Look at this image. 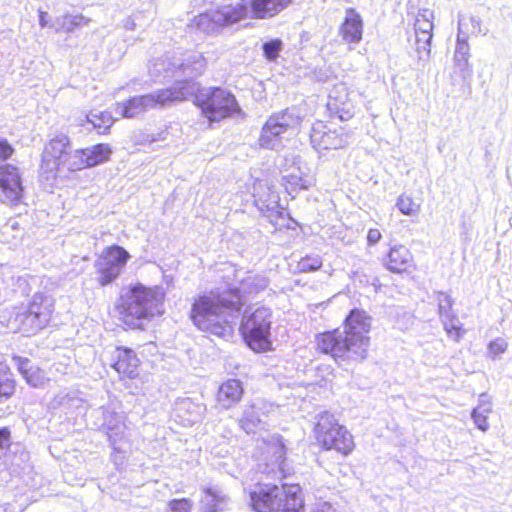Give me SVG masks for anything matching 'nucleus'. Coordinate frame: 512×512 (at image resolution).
Masks as SVG:
<instances>
[{
	"instance_id": "44",
	"label": "nucleus",
	"mask_w": 512,
	"mask_h": 512,
	"mask_svg": "<svg viewBox=\"0 0 512 512\" xmlns=\"http://www.w3.org/2000/svg\"><path fill=\"white\" fill-rule=\"evenodd\" d=\"M382 239V233L377 228H370L367 232V243L370 246L376 245Z\"/></svg>"
},
{
	"instance_id": "41",
	"label": "nucleus",
	"mask_w": 512,
	"mask_h": 512,
	"mask_svg": "<svg viewBox=\"0 0 512 512\" xmlns=\"http://www.w3.org/2000/svg\"><path fill=\"white\" fill-rule=\"evenodd\" d=\"M14 154V146L6 138H0V162L10 160Z\"/></svg>"
},
{
	"instance_id": "46",
	"label": "nucleus",
	"mask_w": 512,
	"mask_h": 512,
	"mask_svg": "<svg viewBox=\"0 0 512 512\" xmlns=\"http://www.w3.org/2000/svg\"><path fill=\"white\" fill-rule=\"evenodd\" d=\"M48 13L46 11L39 10V23L41 27H46L48 25Z\"/></svg>"
},
{
	"instance_id": "9",
	"label": "nucleus",
	"mask_w": 512,
	"mask_h": 512,
	"mask_svg": "<svg viewBox=\"0 0 512 512\" xmlns=\"http://www.w3.org/2000/svg\"><path fill=\"white\" fill-rule=\"evenodd\" d=\"M288 452L287 440L281 434L273 433L259 439L254 457L264 472L286 477L289 474Z\"/></svg>"
},
{
	"instance_id": "14",
	"label": "nucleus",
	"mask_w": 512,
	"mask_h": 512,
	"mask_svg": "<svg viewBox=\"0 0 512 512\" xmlns=\"http://www.w3.org/2000/svg\"><path fill=\"white\" fill-rule=\"evenodd\" d=\"M71 140L66 134H59L49 139L44 145L40 166L45 172L57 173L71 159Z\"/></svg>"
},
{
	"instance_id": "39",
	"label": "nucleus",
	"mask_w": 512,
	"mask_h": 512,
	"mask_svg": "<svg viewBox=\"0 0 512 512\" xmlns=\"http://www.w3.org/2000/svg\"><path fill=\"white\" fill-rule=\"evenodd\" d=\"M508 348V344L504 338L498 337L493 340H491L487 347V354L488 357L491 359H496Z\"/></svg>"
},
{
	"instance_id": "45",
	"label": "nucleus",
	"mask_w": 512,
	"mask_h": 512,
	"mask_svg": "<svg viewBox=\"0 0 512 512\" xmlns=\"http://www.w3.org/2000/svg\"><path fill=\"white\" fill-rule=\"evenodd\" d=\"M310 512H335V509L328 503H323L312 509Z\"/></svg>"
},
{
	"instance_id": "29",
	"label": "nucleus",
	"mask_w": 512,
	"mask_h": 512,
	"mask_svg": "<svg viewBox=\"0 0 512 512\" xmlns=\"http://www.w3.org/2000/svg\"><path fill=\"white\" fill-rule=\"evenodd\" d=\"M86 121L91 124L92 128L99 135H108L111 128L115 123V118L108 110L104 111H90L86 115Z\"/></svg>"
},
{
	"instance_id": "16",
	"label": "nucleus",
	"mask_w": 512,
	"mask_h": 512,
	"mask_svg": "<svg viewBox=\"0 0 512 512\" xmlns=\"http://www.w3.org/2000/svg\"><path fill=\"white\" fill-rule=\"evenodd\" d=\"M141 365L136 351L130 347L117 345L110 353L109 366L121 381L139 378Z\"/></svg>"
},
{
	"instance_id": "34",
	"label": "nucleus",
	"mask_w": 512,
	"mask_h": 512,
	"mask_svg": "<svg viewBox=\"0 0 512 512\" xmlns=\"http://www.w3.org/2000/svg\"><path fill=\"white\" fill-rule=\"evenodd\" d=\"M396 205L399 211L407 216H414L420 211V204L411 195L405 193L398 197Z\"/></svg>"
},
{
	"instance_id": "7",
	"label": "nucleus",
	"mask_w": 512,
	"mask_h": 512,
	"mask_svg": "<svg viewBox=\"0 0 512 512\" xmlns=\"http://www.w3.org/2000/svg\"><path fill=\"white\" fill-rule=\"evenodd\" d=\"M201 115L209 123H218L240 113L241 108L236 96L229 90L214 86L200 92L194 101Z\"/></svg>"
},
{
	"instance_id": "12",
	"label": "nucleus",
	"mask_w": 512,
	"mask_h": 512,
	"mask_svg": "<svg viewBox=\"0 0 512 512\" xmlns=\"http://www.w3.org/2000/svg\"><path fill=\"white\" fill-rule=\"evenodd\" d=\"M356 96V92L348 83L344 81L335 83L327 96L326 109L328 113L341 121L351 120L356 113Z\"/></svg>"
},
{
	"instance_id": "35",
	"label": "nucleus",
	"mask_w": 512,
	"mask_h": 512,
	"mask_svg": "<svg viewBox=\"0 0 512 512\" xmlns=\"http://www.w3.org/2000/svg\"><path fill=\"white\" fill-rule=\"evenodd\" d=\"M435 300L441 316L456 318L452 315L454 300L449 293L439 291L435 294Z\"/></svg>"
},
{
	"instance_id": "18",
	"label": "nucleus",
	"mask_w": 512,
	"mask_h": 512,
	"mask_svg": "<svg viewBox=\"0 0 512 512\" xmlns=\"http://www.w3.org/2000/svg\"><path fill=\"white\" fill-rule=\"evenodd\" d=\"M310 142L318 151L340 149L345 145L342 129L333 128L328 122L316 120L310 129Z\"/></svg>"
},
{
	"instance_id": "33",
	"label": "nucleus",
	"mask_w": 512,
	"mask_h": 512,
	"mask_svg": "<svg viewBox=\"0 0 512 512\" xmlns=\"http://www.w3.org/2000/svg\"><path fill=\"white\" fill-rule=\"evenodd\" d=\"M323 266V260L318 254H306L296 263V270L299 273H311L320 270Z\"/></svg>"
},
{
	"instance_id": "13",
	"label": "nucleus",
	"mask_w": 512,
	"mask_h": 512,
	"mask_svg": "<svg viewBox=\"0 0 512 512\" xmlns=\"http://www.w3.org/2000/svg\"><path fill=\"white\" fill-rule=\"evenodd\" d=\"M301 121V118L289 109L270 116L262 127L259 137L260 145L268 149L274 148L276 143L279 142L281 135L289 129L299 126Z\"/></svg>"
},
{
	"instance_id": "8",
	"label": "nucleus",
	"mask_w": 512,
	"mask_h": 512,
	"mask_svg": "<svg viewBox=\"0 0 512 512\" xmlns=\"http://www.w3.org/2000/svg\"><path fill=\"white\" fill-rule=\"evenodd\" d=\"M53 312V301L43 293H36L28 303L27 309L14 315L12 324L16 332L30 337L50 324Z\"/></svg>"
},
{
	"instance_id": "23",
	"label": "nucleus",
	"mask_w": 512,
	"mask_h": 512,
	"mask_svg": "<svg viewBox=\"0 0 512 512\" xmlns=\"http://www.w3.org/2000/svg\"><path fill=\"white\" fill-rule=\"evenodd\" d=\"M294 0H249L248 8L251 18L267 20L278 16L286 10Z\"/></svg>"
},
{
	"instance_id": "42",
	"label": "nucleus",
	"mask_w": 512,
	"mask_h": 512,
	"mask_svg": "<svg viewBox=\"0 0 512 512\" xmlns=\"http://www.w3.org/2000/svg\"><path fill=\"white\" fill-rule=\"evenodd\" d=\"M444 329L447 335L452 338L454 341H460L465 334V329L462 325H455L453 323H445Z\"/></svg>"
},
{
	"instance_id": "20",
	"label": "nucleus",
	"mask_w": 512,
	"mask_h": 512,
	"mask_svg": "<svg viewBox=\"0 0 512 512\" xmlns=\"http://www.w3.org/2000/svg\"><path fill=\"white\" fill-rule=\"evenodd\" d=\"M188 81L184 80L175 86L158 89L144 94L149 110L184 101L187 98Z\"/></svg>"
},
{
	"instance_id": "43",
	"label": "nucleus",
	"mask_w": 512,
	"mask_h": 512,
	"mask_svg": "<svg viewBox=\"0 0 512 512\" xmlns=\"http://www.w3.org/2000/svg\"><path fill=\"white\" fill-rule=\"evenodd\" d=\"M11 446V432L8 427L0 428V450L9 449Z\"/></svg>"
},
{
	"instance_id": "28",
	"label": "nucleus",
	"mask_w": 512,
	"mask_h": 512,
	"mask_svg": "<svg viewBox=\"0 0 512 512\" xmlns=\"http://www.w3.org/2000/svg\"><path fill=\"white\" fill-rule=\"evenodd\" d=\"M122 118H136L149 111L145 95H136L116 104Z\"/></svg>"
},
{
	"instance_id": "36",
	"label": "nucleus",
	"mask_w": 512,
	"mask_h": 512,
	"mask_svg": "<svg viewBox=\"0 0 512 512\" xmlns=\"http://www.w3.org/2000/svg\"><path fill=\"white\" fill-rule=\"evenodd\" d=\"M272 223L277 230H296L301 227L297 220L283 212H277L273 216Z\"/></svg>"
},
{
	"instance_id": "24",
	"label": "nucleus",
	"mask_w": 512,
	"mask_h": 512,
	"mask_svg": "<svg viewBox=\"0 0 512 512\" xmlns=\"http://www.w3.org/2000/svg\"><path fill=\"white\" fill-rule=\"evenodd\" d=\"M385 267L393 273H409L414 268V259L410 250L398 244L391 247L385 258Z\"/></svg>"
},
{
	"instance_id": "21",
	"label": "nucleus",
	"mask_w": 512,
	"mask_h": 512,
	"mask_svg": "<svg viewBox=\"0 0 512 512\" xmlns=\"http://www.w3.org/2000/svg\"><path fill=\"white\" fill-rule=\"evenodd\" d=\"M364 21L355 8H347L338 33L347 44H358L363 39Z\"/></svg>"
},
{
	"instance_id": "15",
	"label": "nucleus",
	"mask_w": 512,
	"mask_h": 512,
	"mask_svg": "<svg viewBox=\"0 0 512 512\" xmlns=\"http://www.w3.org/2000/svg\"><path fill=\"white\" fill-rule=\"evenodd\" d=\"M24 196V186L19 168L10 163L0 164V200L9 206H17Z\"/></svg>"
},
{
	"instance_id": "38",
	"label": "nucleus",
	"mask_w": 512,
	"mask_h": 512,
	"mask_svg": "<svg viewBox=\"0 0 512 512\" xmlns=\"http://www.w3.org/2000/svg\"><path fill=\"white\" fill-rule=\"evenodd\" d=\"M168 512H191L193 501L189 498H175L167 503Z\"/></svg>"
},
{
	"instance_id": "31",
	"label": "nucleus",
	"mask_w": 512,
	"mask_h": 512,
	"mask_svg": "<svg viewBox=\"0 0 512 512\" xmlns=\"http://www.w3.org/2000/svg\"><path fill=\"white\" fill-rule=\"evenodd\" d=\"M492 413V402L487 398L480 399L478 405L471 412L474 424L479 430L485 432L489 429L488 419Z\"/></svg>"
},
{
	"instance_id": "26",
	"label": "nucleus",
	"mask_w": 512,
	"mask_h": 512,
	"mask_svg": "<svg viewBox=\"0 0 512 512\" xmlns=\"http://www.w3.org/2000/svg\"><path fill=\"white\" fill-rule=\"evenodd\" d=\"M18 372L22 375L27 384L38 388L44 385L46 376L44 370L33 364L28 358L13 356Z\"/></svg>"
},
{
	"instance_id": "3",
	"label": "nucleus",
	"mask_w": 512,
	"mask_h": 512,
	"mask_svg": "<svg viewBox=\"0 0 512 512\" xmlns=\"http://www.w3.org/2000/svg\"><path fill=\"white\" fill-rule=\"evenodd\" d=\"M165 293L159 286L136 282L120 294L114 312L124 331H143L145 322L164 315Z\"/></svg>"
},
{
	"instance_id": "25",
	"label": "nucleus",
	"mask_w": 512,
	"mask_h": 512,
	"mask_svg": "<svg viewBox=\"0 0 512 512\" xmlns=\"http://www.w3.org/2000/svg\"><path fill=\"white\" fill-rule=\"evenodd\" d=\"M228 497L221 489L215 486L202 488L199 499L200 512H223L226 509Z\"/></svg>"
},
{
	"instance_id": "37",
	"label": "nucleus",
	"mask_w": 512,
	"mask_h": 512,
	"mask_svg": "<svg viewBox=\"0 0 512 512\" xmlns=\"http://www.w3.org/2000/svg\"><path fill=\"white\" fill-rule=\"evenodd\" d=\"M283 49V41L279 38L272 39L262 44L264 57L269 61H275Z\"/></svg>"
},
{
	"instance_id": "11",
	"label": "nucleus",
	"mask_w": 512,
	"mask_h": 512,
	"mask_svg": "<svg viewBox=\"0 0 512 512\" xmlns=\"http://www.w3.org/2000/svg\"><path fill=\"white\" fill-rule=\"evenodd\" d=\"M130 258V253L118 244L103 248L94 264L99 286L105 287L116 281Z\"/></svg>"
},
{
	"instance_id": "27",
	"label": "nucleus",
	"mask_w": 512,
	"mask_h": 512,
	"mask_svg": "<svg viewBox=\"0 0 512 512\" xmlns=\"http://www.w3.org/2000/svg\"><path fill=\"white\" fill-rule=\"evenodd\" d=\"M314 179L306 173H291L283 176L281 185L284 191L295 198L301 191L308 190L313 185Z\"/></svg>"
},
{
	"instance_id": "10",
	"label": "nucleus",
	"mask_w": 512,
	"mask_h": 512,
	"mask_svg": "<svg viewBox=\"0 0 512 512\" xmlns=\"http://www.w3.org/2000/svg\"><path fill=\"white\" fill-rule=\"evenodd\" d=\"M270 317L267 309L257 308L245 316L240 324L239 332L244 343L256 353L273 350Z\"/></svg>"
},
{
	"instance_id": "2",
	"label": "nucleus",
	"mask_w": 512,
	"mask_h": 512,
	"mask_svg": "<svg viewBox=\"0 0 512 512\" xmlns=\"http://www.w3.org/2000/svg\"><path fill=\"white\" fill-rule=\"evenodd\" d=\"M244 306V295L239 288L210 291L193 299L190 319L203 332L220 338L231 337Z\"/></svg>"
},
{
	"instance_id": "32",
	"label": "nucleus",
	"mask_w": 512,
	"mask_h": 512,
	"mask_svg": "<svg viewBox=\"0 0 512 512\" xmlns=\"http://www.w3.org/2000/svg\"><path fill=\"white\" fill-rule=\"evenodd\" d=\"M261 424L260 415L254 405L245 408L239 419V426L246 433H255Z\"/></svg>"
},
{
	"instance_id": "4",
	"label": "nucleus",
	"mask_w": 512,
	"mask_h": 512,
	"mask_svg": "<svg viewBox=\"0 0 512 512\" xmlns=\"http://www.w3.org/2000/svg\"><path fill=\"white\" fill-rule=\"evenodd\" d=\"M249 506L254 512H305L302 487L297 483L257 482L248 491Z\"/></svg>"
},
{
	"instance_id": "6",
	"label": "nucleus",
	"mask_w": 512,
	"mask_h": 512,
	"mask_svg": "<svg viewBox=\"0 0 512 512\" xmlns=\"http://www.w3.org/2000/svg\"><path fill=\"white\" fill-rule=\"evenodd\" d=\"M214 9L193 17L188 26L196 31H210L215 27H226L248 17L249 8L245 2L234 0H212Z\"/></svg>"
},
{
	"instance_id": "30",
	"label": "nucleus",
	"mask_w": 512,
	"mask_h": 512,
	"mask_svg": "<svg viewBox=\"0 0 512 512\" xmlns=\"http://www.w3.org/2000/svg\"><path fill=\"white\" fill-rule=\"evenodd\" d=\"M17 389V380L11 369L0 363V403L11 399Z\"/></svg>"
},
{
	"instance_id": "47",
	"label": "nucleus",
	"mask_w": 512,
	"mask_h": 512,
	"mask_svg": "<svg viewBox=\"0 0 512 512\" xmlns=\"http://www.w3.org/2000/svg\"><path fill=\"white\" fill-rule=\"evenodd\" d=\"M183 68H184V65H183V64H181V65H179V66H177V67H174V69H179V70H182Z\"/></svg>"
},
{
	"instance_id": "5",
	"label": "nucleus",
	"mask_w": 512,
	"mask_h": 512,
	"mask_svg": "<svg viewBox=\"0 0 512 512\" xmlns=\"http://www.w3.org/2000/svg\"><path fill=\"white\" fill-rule=\"evenodd\" d=\"M312 434L315 445L321 450H333L344 457L350 455L356 446L350 431L328 411L317 415Z\"/></svg>"
},
{
	"instance_id": "48",
	"label": "nucleus",
	"mask_w": 512,
	"mask_h": 512,
	"mask_svg": "<svg viewBox=\"0 0 512 512\" xmlns=\"http://www.w3.org/2000/svg\"><path fill=\"white\" fill-rule=\"evenodd\" d=\"M170 71L173 73V69H171V68H169V67L165 68V72H166V73H169Z\"/></svg>"
},
{
	"instance_id": "19",
	"label": "nucleus",
	"mask_w": 512,
	"mask_h": 512,
	"mask_svg": "<svg viewBox=\"0 0 512 512\" xmlns=\"http://www.w3.org/2000/svg\"><path fill=\"white\" fill-rule=\"evenodd\" d=\"M112 154V148L107 143H98L90 147L75 150L72 161L67 164L69 171H79L91 168L108 161Z\"/></svg>"
},
{
	"instance_id": "40",
	"label": "nucleus",
	"mask_w": 512,
	"mask_h": 512,
	"mask_svg": "<svg viewBox=\"0 0 512 512\" xmlns=\"http://www.w3.org/2000/svg\"><path fill=\"white\" fill-rule=\"evenodd\" d=\"M469 44L466 40L458 38L454 54L455 62L459 64H468Z\"/></svg>"
},
{
	"instance_id": "22",
	"label": "nucleus",
	"mask_w": 512,
	"mask_h": 512,
	"mask_svg": "<svg viewBox=\"0 0 512 512\" xmlns=\"http://www.w3.org/2000/svg\"><path fill=\"white\" fill-rule=\"evenodd\" d=\"M244 392L242 381L239 379H227L219 385L215 393V400L221 409L228 410L242 400Z\"/></svg>"
},
{
	"instance_id": "17",
	"label": "nucleus",
	"mask_w": 512,
	"mask_h": 512,
	"mask_svg": "<svg viewBox=\"0 0 512 512\" xmlns=\"http://www.w3.org/2000/svg\"><path fill=\"white\" fill-rule=\"evenodd\" d=\"M433 19V11L427 8L420 10L416 15L413 47L418 59H428L430 56L434 28Z\"/></svg>"
},
{
	"instance_id": "1",
	"label": "nucleus",
	"mask_w": 512,
	"mask_h": 512,
	"mask_svg": "<svg viewBox=\"0 0 512 512\" xmlns=\"http://www.w3.org/2000/svg\"><path fill=\"white\" fill-rule=\"evenodd\" d=\"M372 317L360 308L349 311L339 327L319 332L314 337V348L319 354L330 356L335 362H362L369 356Z\"/></svg>"
}]
</instances>
